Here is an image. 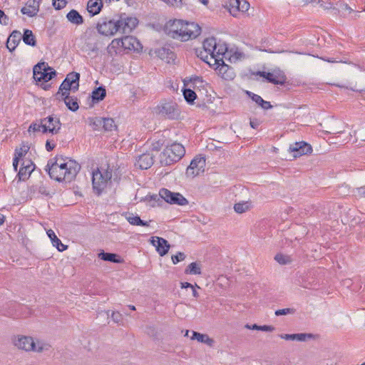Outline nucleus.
<instances>
[{
    "instance_id": "nucleus-55",
    "label": "nucleus",
    "mask_w": 365,
    "mask_h": 365,
    "mask_svg": "<svg viewBox=\"0 0 365 365\" xmlns=\"http://www.w3.org/2000/svg\"><path fill=\"white\" fill-rule=\"evenodd\" d=\"M56 145L54 143H51L49 140L46 141V148L48 151H51L54 148Z\"/></svg>"
},
{
    "instance_id": "nucleus-16",
    "label": "nucleus",
    "mask_w": 365,
    "mask_h": 365,
    "mask_svg": "<svg viewBox=\"0 0 365 365\" xmlns=\"http://www.w3.org/2000/svg\"><path fill=\"white\" fill-rule=\"evenodd\" d=\"M98 31L105 36H112L114 34V21L107 18L102 19L97 25Z\"/></svg>"
},
{
    "instance_id": "nucleus-41",
    "label": "nucleus",
    "mask_w": 365,
    "mask_h": 365,
    "mask_svg": "<svg viewBox=\"0 0 365 365\" xmlns=\"http://www.w3.org/2000/svg\"><path fill=\"white\" fill-rule=\"evenodd\" d=\"M90 120V125L93 126L94 130L98 129L103 123V118L96 117V118H92L89 119Z\"/></svg>"
},
{
    "instance_id": "nucleus-35",
    "label": "nucleus",
    "mask_w": 365,
    "mask_h": 365,
    "mask_svg": "<svg viewBox=\"0 0 365 365\" xmlns=\"http://www.w3.org/2000/svg\"><path fill=\"white\" fill-rule=\"evenodd\" d=\"M157 53L160 58L165 59L168 62H169L170 59H173L175 56L173 52L165 48H160Z\"/></svg>"
},
{
    "instance_id": "nucleus-38",
    "label": "nucleus",
    "mask_w": 365,
    "mask_h": 365,
    "mask_svg": "<svg viewBox=\"0 0 365 365\" xmlns=\"http://www.w3.org/2000/svg\"><path fill=\"white\" fill-rule=\"evenodd\" d=\"M183 96L185 101L189 103H193V101L197 97V95L195 93V91L189 88H185L183 90Z\"/></svg>"
},
{
    "instance_id": "nucleus-10",
    "label": "nucleus",
    "mask_w": 365,
    "mask_h": 365,
    "mask_svg": "<svg viewBox=\"0 0 365 365\" xmlns=\"http://www.w3.org/2000/svg\"><path fill=\"white\" fill-rule=\"evenodd\" d=\"M159 196L170 204L185 205L188 203V201L181 194L173 192L165 188L160 190Z\"/></svg>"
},
{
    "instance_id": "nucleus-6",
    "label": "nucleus",
    "mask_w": 365,
    "mask_h": 365,
    "mask_svg": "<svg viewBox=\"0 0 365 365\" xmlns=\"http://www.w3.org/2000/svg\"><path fill=\"white\" fill-rule=\"evenodd\" d=\"M157 113L165 118L174 120L180 116V111L174 101H162L156 108Z\"/></svg>"
},
{
    "instance_id": "nucleus-43",
    "label": "nucleus",
    "mask_w": 365,
    "mask_h": 365,
    "mask_svg": "<svg viewBox=\"0 0 365 365\" xmlns=\"http://www.w3.org/2000/svg\"><path fill=\"white\" fill-rule=\"evenodd\" d=\"M275 260L280 264H287L290 262L289 257L282 254H277L274 257Z\"/></svg>"
},
{
    "instance_id": "nucleus-29",
    "label": "nucleus",
    "mask_w": 365,
    "mask_h": 365,
    "mask_svg": "<svg viewBox=\"0 0 365 365\" xmlns=\"http://www.w3.org/2000/svg\"><path fill=\"white\" fill-rule=\"evenodd\" d=\"M126 219L129 222L130 224L133 225H140V226H149V222L142 220L139 216L134 215L133 214H128L126 215Z\"/></svg>"
},
{
    "instance_id": "nucleus-33",
    "label": "nucleus",
    "mask_w": 365,
    "mask_h": 365,
    "mask_svg": "<svg viewBox=\"0 0 365 365\" xmlns=\"http://www.w3.org/2000/svg\"><path fill=\"white\" fill-rule=\"evenodd\" d=\"M106 95V89L103 87H98L92 92V98L93 101L98 102L102 101Z\"/></svg>"
},
{
    "instance_id": "nucleus-47",
    "label": "nucleus",
    "mask_w": 365,
    "mask_h": 365,
    "mask_svg": "<svg viewBox=\"0 0 365 365\" xmlns=\"http://www.w3.org/2000/svg\"><path fill=\"white\" fill-rule=\"evenodd\" d=\"M185 258V255L183 252H178L176 255L172 256V261L173 264H177Z\"/></svg>"
},
{
    "instance_id": "nucleus-40",
    "label": "nucleus",
    "mask_w": 365,
    "mask_h": 365,
    "mask_svg": "<svg viewBox=\"0 0 365 365\" xmlns=\"http://www.w3.org/2000/svg\"><path fill=\"white\" fill-rule=\"evenodd\" d=\"M43 130V123H42V119L39 121H36L32 123L29 128L28 131L29 132H42Z\"/></svg>"
},
{
    "instance_id": "nucleus-56",
    "label": "nucleus",
    "mask_w": 365,
    "mask_h": 365,
    "mask_svg": "<svg viewBox=\"0 0 365 365\" xmlns=\"http://www.w3.org/2000/svg\"><path fill=\"white\" fill-rule=\"evenodd\" d=\"M0 23L4 25H7L9 23V17L4 14V16H2L1 19H0Z\"/></svg>"
},
{
    "instance_id": "nucleus-11",
    "label": "nucleus",
    "mask_w": 365,
    "mask_h": 365,
    "mask_svg": "<svg viewBox=\"0 0 365 365\" xmlns=\"http://www.w3.org/2000/svg\"><path fill=\"white\" fill-rule=\"evenodd\" d=\"M43 133H49L56 135L59 133L61 128V123L58 118L50 115L42 119Z\"/></svg>"
},
{
    "instance_id": "nucleus-57",
    "label": "nucleus",
    "mask_w": 365,
    "mask_h": 365,
    "mask_svg": "<svg viewBox=\"0 0 365 365\" xmlns=\"http://www.w3.org/2000/svg\"><path fill=\"white\" fill-rule=\"evenodd\" d=\"M194 286L189 282H181V288H192Z\"/></svg>"
},
{
    "instance_id": "nucleus-14",
    "label": "nucleus",
    "mask_w": 365,
    "mask_h": 365,
    "mask_svg": "<svg viewBox=\"0 0 365 365\" xmlns=\"http://www.w3.org/2000/svg\"><path fill=\"white\" fill-rule=\"evenodd\" d=\"M214 64L217 65L215 68L218 71L219 75L225 80H232L235 77L233 69L225 64L222 58H215Z\"/></svg>"
},
{
    "instance_id": "nucleus-27",
    "label": "nucleus",
    "mask_w": 365,
    "mask_h": 365,
    "mask_svg": "<svg viewBox=\"0 0 365 365\" xmlns=\"http://www.w3.org/2000/svg\"><path fill=\"white\" fill-rule=\"evenodd\" d=\"M67 108L71 111H76L79 106L78 99L76 97L66 96L62 97Z\"/></svg>"
},
{
    "instance_id": "nucleus-54",
    "label": "nucleus",
    "mask_w": 365,
    "mask_h": 365,
    "mask_svg": "<svg viewBox=\"0 0 365 365\" xmlns=\"http://www.w3.org/2000/svg\"><path fill=\"white\" fill-rule=\"evenodd\" d=\"M260 106L263 109H265V110H268L272 107L269 102L264 101V100H263V103H261Z\"/></svg>"
},
{
    "instance_id": "nucleus-61",
    "label": "nucleus",
    "mask_w": 365,
    "mask_h": 365,
    "mask_svg": "<svg viewBox=\"0 0 365 365\" xmlns=\"http://www.w3.org/2000/svg\"><path fill=\"white\" fill-rule=\"evenodd\" d=\"M342 9L347 11L349 13H351L352 11L351 8L349 7L347 4H343Z\"/></svg>"
},
{
    "instance_id": "nucleus-15",
    "label": "nucleus",
    "mask_w": 365,
    "mask_h": 365,
    "mask_svg": "<svg viewBox=\"0 0 365 365\" xmlns=\"http://www.w3.org/2000/svg\"><path fill=\"white\" fill-rule=\"evenodd\" d=\"M259 75L264 78L268 82L275 85H283L286 81V77L281 71H274L272 73L260 71Z\"/></svg>"
},
{
    "instance_id": "nucleus-37",
    "label": "nucleus",
    "mask_w": 365,
    "mask_h": 365,
    "mask_svg": "<svg viewBox=\"0 0 365 365\" xmlns=\"http://www.w3.org/2000/svg\"><path fill=\"white\" fill-rule=\"evenodd\" d=\"M251 207V203L248 201L236 203L234 210L237 213H243L249 210Z\"/></svg>"
},
{
    "instance_id": "nucleus-5",
    "label": "nucleus",
    "mask_w": 365,
    "mask_h": 365,
    "mask_svg": "<svg viewBox=\"0 0 365 365\" xmlns=\"http://www.w3.org/2000/svg\"><path fill=\"white\" fill-rule=\"evenodd\" d=\"M112 178V172L106 170L102 173L97 169L92 173V184L94 192L100 195L107 187L108 181Z\"/></svg>"
},
{
    "instance_id": "nucleus-60",
    "label": "nucleus",
    "mask_w": 365,
    "mask_h": 365,
    "mask_svg": "<svg viewBox=\"0 0 365 365\" xmlns=\"http://www.w3.org/2000/svg\"><path fill=\"white\" fill-rule=\"evenodd\" d=\"M250 126L252 128H257V126L259 125V123L257 120H250Z\"/></svg>"
},
{
    "instance_id": "nucleus-1",
    "label": "nucleus",
    "mask_w": 365,
    "mask_h": 365,
    "mask_svg": "<svg viewBox=\"0 0 365 365\" xmlns=\"http://www.w3.org/2000/svg\"><path fill=\"white\" fill-rule=\"evenodd\" d=\"M47 166L50 177L58 182H71L81 170V165L78 163L63 157H56L55 161L48 163Z\"/></svg>"
},
{
    "instance_id": "nucleus-8",
    "label": "nucleus",
    "mask_w": 365,
    "mask_h": 365,
    "mask_svg": "<svg viewBox=\"0 0 365 365\" xmlns=\"http://www.w3.org/2000/svg\"><path fill=\"white\" fill-rule=\"evenodd\" d=\"M138 21L135 17L128 16L125 14L115 21V34L118 33L129 34L138 25Z\"/></svg>"
},
{
    "instance_id": "nucleus-9",
    "label": "nucleus",
    "mask_w": 365,
    "mask_h": 365,
    "mask_svg": "<svg viewBox=\"0 0 365 365\" xmlns=\"http://www.w3.org/2000/svg\"><path fill=\"white\" fill-rule=\"evenodd\" d=\"M34 78L37 81L48 82L56 76V71L48 67L44 62L38 63L34 67Z\"/></svg>"
},
{
    "instance_id": "nucleus-52",
    "label": "nucleus",
    "mask_w": 365,
    "mask_h": 365,
    "mask_svg": "<svg viewBox=\"0 0 365 365\" xmlns=\"http://www.w3.org/2000/svg\"><path fill=\"white\" fill-rule=\"evenodd\" d=\"M21 167H23V168H27V167L34 168V165L29 160H23Z\"/></svg>"
},
{
    "instance_id": "nucleus-19",
    "label": "nucleus",
    "mask_w": 365,
    "mask_h": 365,
    "mask_svg": "<svg viewBox=\"0 0 365 365\" xmlns=\"http://www.w3.org/2000/svg\"><path fill=\"white\" fill-rule=\"evenodd\" d=\"M40 0H27L26 6L21 11L23 14L33 17L36 16L39 10Z\"/></svg>"
},
{
    "instance_id": "nucleus-28",
    "label": "nucleus",
    "mask_w": 365,
    "mask_h": 365,
    "mask_svg": "<svg viewBox=\"0 0 365 365\" xmlns=\"http://www.w3.org/2000/svg\"><path fill=\"white\" fill-rule=\"evenodd\" d=\"M73 92V85L66 79L61 84L57 95H61L62 97L66 96H70V92Z\"/></svg>"
},
{
    "instance_id": "nucleus-58",
    "label": "nucleus",
    "mask_w": 365,
    "mask_h": 365,
    "mask_svg": "<svg viewBox=\"0 0 365 365\" xmlns=\"http://www.w3.org/2000/svg\"><path fill=\"white\" fill-rule=\"evenodd\" d=\"M20 159L18 158V157H14V161H13V166H14V169L16 171L17 170V167H18V164H19V160Z\"/></svg>"
},
{
    "instance_id": "nucleus-12",
    "label": "nucleus",
    "mask_w": 365,
    "mask_h": 365,
    "mask_svg": "<svg viewBox=\"0 0 365 365\" xmlns=\"http://www.w3.org/2000/svg\"><path fill=\"white\" fill-rule=\"evenodd\" d=\"M205 159L204 158H195L186 170V175L188 177H195L204 172Z\"/></svg>"
},
{
    "instance_id": "nucleus-26",
    "label": "nucleus",
    "mask_w": 365,
    "mask_h": 365,
    "mask_svg": "<svg viewBox=\"0 0 365 365\" xmlns=\"http://www.w3.org/2000/svg\"><path fill=\"white\" fill-rule=\"evenodd\" d=\"M103 6L101 0H89L87 4V10L92 16L98 14Z\"/></svg>"
},
{
    "instance_id": "nucleus-31",
    "label": "nucleus",
    "mask_w": 365,
    "mask_h": 365,
    "mask_svg": "<svg viewBox=\"0 0 365 365\" xmlns=\"http://www.w3.org/2000/svg\"><path fill=\"white\" fill-rule=\"evenodd\" d=\"M21 38L26 44L31 46H36V38L31 30L25 29Z\"/></svg>"
},
{
    "instance_id": "nucleus-50",
    "label": "nucleus",
    "mask_w": 365,
    "mask_h": 365,
    "mask_svg": "<svg viewBox=\"0 0 365 365\" xmlns=\"http://www.w3.org/2000/svg\"><path fill=\"white\" fill-rule=\"evenodd\" d=\"M250 8V4L245 0H240V5L239 6V11L245 12Z\"/></svg>"
},
{
    "instance_id": "nucleus-62",
    "label": "nucleus",
    "mask_w": 365,
    "mask_h": 365,
    "mask_svg": "<svg viewBox=\"0 0 365 365\" xmlns=\"http://www.w3.org/2000/svg\"><path fill=\"white\" fill-rule=\"evenodd\" d=\"M191 289H192V296L195 298L198 297L199 294H198L197 292L196 291V289H195V287H193Z\"/></svg>"
},
{
    "instance_id": "nucleus-46",
    "label": "nucleus",
    "mask_w": 365,
    "mask_h": 365,
    "mask_svg": "<svg viewBox=\"0 0 365 365\" xmlns=\"http://www.w3.org/2000/svg\"><path fill=\"white\" fill-rule=\"evenodd\" d=\"M66 4L67 0H53V6L57 10L64 8Z\"/></svg>"
},
{
    "instance_id": "nucleus-13",
    "label": "nucleus",
    "mask_w": 365,
    "mask_h": 365,
    "mask_svg": "<svg viewBox=\"0 0 365 365\" xmlns=\"http://www.w3.org/2000/svg\"><path fill=\"white\" fill-rule=\"evenodd\" d=\"M289 151L293 154L294 158H298L312 152V146L305 142H296L291 144Z\"/></svg>"
},
{
    "instance_id": "nucleus-49",
    "label": "nucleus",
    "mask_w": 365,
    "mask_h": 365,
    "mask_svg": "<svg viewBox=\"0 0 365 365\" xmlns=\"http://www.w3.org/2000/svg\"><path fill=\"white\" fill-rule=\"evenodd\" d=\"M294 309L290 308H286V309H278L275 311V315L276 316H281V315H287L289 314H293Z\"/></svg>"
},
{
    "instance_id": "nucleus-36",
    "label": "nucleus",
    "mask_w": 365,
    "mask_h": 365,
    "mask_svg": "<svg viewBox=\"0 0 365 365\" xmlns=\"http://www.w3.org/2000/svg\"><path fill=\"white\" fill-rule=\"evenodd\" d=\"M227 48L225 44L216 43V49L213 53V57L210 59L215 61V58H221L220 56H223L227 51Z\"/></svg>"
},
{
    "instance_id": "nucleus-3",
    "label": "nucleus",
    "mask_w": 365,
    "mask_h": 365,
    "mask_svg": "<svg viewBox=\"0 0 365 365\" xmlns=\"http://www.w3.org/2000/svg\"><path fill=\"white\" fill-rule=\"evenodd\" d=\"M11 343L17 349L25 352L42 353L50 349L49 344L43 341L23 334L14 335Z\"/></svg>"
},
{
    "instance_id": "nucleus-2",
    "label": "nucleus",
    "mask_w": 365,
    "mask_h": 365,
    "mask_svg": "<svg viewBox=\"0 0 365 365\" xmlns=\"http://www.w3.org/2000/svg\"><path fill=\"white\" fill-rule=\"evenodd\" d=\"M165 31L170 37L186 41L197 37L201 33V28L194 22L174 19L166 23Z\"/></svg>"
},
{
    "instance_id": "nucleus-30",
    "label": "nucleus",
    "mask_w": 365,
    "mask_h": 365,
    "mask_svg": "<svg viewBox=\"0 0 365 365\" xmlns=\"http://www.w3.org/2000/svg\"><path fill=\"white\" fill-rule=\"evenodd\" d=\"M79 78L80 74L75 72L68 73L66 78H65L66 81H69L73 85V92H76L78 89Z\"/></svg>"
},
{
    "instance_id": "nucleus-48",
    "label": "nucleus",
    "mask_w": 365,
    "mask_h": 365,
    "mask_svg": "<svg viewBox=\"0 0 365 365\" xmlns=\"http://www.w3.org/2000/svg\"><path fill=\"white\" fill-rule=\"evenodd\" d=\"M247 95L251 97L252 100L255 101L257 104L259 106L261 105L262 103H263V99L261 96L259 95L255 94L250 91L247 92Z\"/></svg>"
},
{
    "instance_id": "nucleus-53",
    "label": "nucleus",
    "mask_w": 365,
    "mask_h": 365,
    "mask_svg": "<svg viewBox=\"0 0 365 365\" xmlns=\"http://www.w3.org/2000/svg\"><path fill=\"white\" fill-rule=\"evenodd\" d=\"M245 327L247 329H252V330H259L260 331V326L259 325H257V324H253V325H250L248 324H247Z\"/></svg>"
},
{
    "instance_id": "nucleus-34",
    "label": "nucleus",
    "mask_w": 365,
    "mask_h": 365,
    "mask_svg": "<svg viewBox=\"0 0 365 365\" xmlns=\"http://www.w3.org/2000/svg\"><path fill=\"white\" fill-rule=\"evenodd\" d=\"M34 168L31 167H27V168H23L21 167L18 173V178L19 180L24 181L27 180L31 173L34 171Z\"/></svg>"
},
{
    "instance_id": "nucleus-44",
    "label": "nucleus",
    "mask_w": 365,
    "mask_h": 365,
    "mask_svg": "<svg viewBox=\"0 0 365 365\" xmlns=\"http://www.w3.org/2000/svg\"><path fill=\"white\" fill-rule=\"evenodd\" d=\"M29 149V148L27 145H23L20 148L16 149L15 157H18V158L21 159L22 157L27 153Z\"/></svg>"
},
{
    "instance_id": "nucleus-32",
    "label": "nucleus",
    "mask_w": 365,
    "mask_h": 365,
    "mask_svg": "<svg viewBox=\"0 0 365 365\" xmlns=\"http://www.w3.org/2000/svg\"><path fill=\"white\" fill-rule=\"evenodd\" d=\"M185 274H201V265L197 262L190 263L185 270Z\"/></svg>"
},
{
    "instance_id": "nucleus-24",
    "label": "nucleus",
    "mask_w": 365,
    "mask_h": 365,
    "mask_svg": "<svg viewBox=\"0 0 365 365\" xmlns=\"http://www.w3.org/2000/svg\"><path fill=\"white\" fill-rule=\"evenodd\" d=\"M66 19L70 23L76 26L81 25L83 23V16L75 9L71 10L67 14Z\"/></svg>"
},
{
    "instance_id": "nucleus-4",
    "label": "nucleus",
    "mask_w": 365,
    "mask_h": 365,
    "mask_svg": "<svg viewBox=\"0 0 365 365\" xmlns=\"http://www.w3.org/2000/svg\"><path fill=\"white\" fill-rule=\"evenodd\" d=\"M185 153L184 146L178 143L167 146L160 154V163L169 165L179 161Z\"/></svg>"
},
{
    "instance_id": "nucleus-17",
    "label": "nucleus",
    "mask_w": 365,
    "mask_h": 365,
    "mask_svg": "<svg viewBox=\"0 0 365 365\" xmlns=\"http://www.w3.org/2000/svg\"><path fill=\"white\" fill-rule=\"evenodd\" d=\"M151 244L156 247V250L160 256L165 255L170 248L168 242L160 237H153Z\"/></svg>"
},
{
    "instance_id": "nucleus-25",
    "label": "nucleus",
    "mask_w": 365,
    "mask_h": 365,
    "mask_svg": "<svg viewBox=\"0 0 365 365\" xmlns=\"http://www.w3.org/2000/svg\"><path fill=\"white\" fill-rule=\"evenodd\" d=\"M217 39L214 37L207 38L203 41L205 51L210 54V58L213 57V53L216 49Z\"/></svg>"
},
{
    "instance_id": "nucleus-42",
    "label": "nucleus",
    "mask_w": 365,
    "mask_h": 365,
    "mask_svg": "<svg viewBox=\"0 0 365 365\" xmlns=\"http://www.w3.org/2000/svg\"><path fill=\"white\" fill-rule=\"evenodd\" d=\"M103 123L101 126H103V129L106 131H111L113 127L114 120L113 118H103Z\"/></svg>"
},
{
    "instance_id": "nucleus-64",
    "label": "nucleus",
    "mask_w": 365,
    "mask_h": 365,
    "mask_svg": "<svg viewBox=\"0 0 365 365\" xmlns=\"http://www.w3.org/2000/svg\"><path fill=\"white\" fill-rule=\"evenodd\" d=\"M5 221V217L3 215H0V225H2Z\"/></svg>"
},
{
    "instance_id": "nucleus-59",
    "label": "nucleus",
    "mask_w": 365,
    "mask_h": 365,
    "mask_svg": "<svg viewBox=\"0 0 365 365\" xmlns=\"http://www.w3.org/2000/svg\"><path fill=\"white\" fill-rule=\"evenodd\" d=\"M113 42H114V40H113L111 41V43L108 45V46L107 48L108 52L109 53H112L114 51V46L113 45Z\"/></svg>"
},
{
    "instance_id": "nucleus-23",
    "label": "nucleus",
    "mask_w": 365,
    "mask_h": 365,
    "mask_svg": "<svg viewBox=\"0 0 365 365\" xmlns=\"http://www.w3.org/2000/svg\"><path fill=\"white\" fill-rule=\"evenodd\" d=\"M191 339L197 340L198 342L205 344L210 347L214 344V340L210 338L207 334H201L195 331H192Z\"/></svg>"
},
{
    "instance_id": "nucleus-21",
    "label": "nucleus",
    "mask_w": 365,
    "mask_h": 365,
    "mask_svg": "<svg viewBox=\"0 0 365 365\" xmlns=\"http://www.w3.org/2000/svg\"><path fill=\"white\" fill-rule=\"evenodd\" d=\"M46 234H47L48 237H49V239L51 240L53 246L56 247V249L59 252H63V251L67 250L68 246L63 245L61 242V241L56 235L53 230H52L51 229H49L46 231Z\"/></svg>"
},
{
    "instance_id": "nucleus-51",
    "label": "nucleus",
    "mask_w": 365,
    "mask_h": 365,
    "mask_svg": "<svg viewBox=\"0 0 365 365\" xmlns=\"http://www.w3.org/2000/svg\"><path fill=\"white\" fill-rule=\"evenodd\" d=\"M275 328L271 325H262L260 326V331H273Z\"/></svg>"
},
{
    "instance_id": "nucleus-7",
    "label": "nucleus",
    "mask_w": 365,
    "mask_h": 365,
    "mask_svg": "<svg viewBox=\"0 0 365 365\" xmlns=\"http://www.w3.org/2000/svg\"><path fill=\"white\" fill-rule=\"evenodd\" d=\"M117 48L128 52L134 51L139 52L143 49V46L140 41L132 36H125L121 38H115Z\"/></svg>"
},
{
    "instance_id": "nucleus-45",
    "label": "nucleus",
    "mask_w": 365,
    "mask_h": 365,
    "mask_svg": "<svg viewBox=\"0 0 365 365\" xmlns=\"http://www.w3.org/2000/svg\"><path fill=\"white\" fill-rule=\"evenodd\" d=\"M98 257L106 261L114 262V254L113 253H105L103 252L98 254Z\"/></svg>"
},
{
    "instance_id": "nucleus-22",
    "label": "nucleus",
    "mask_w": 365,
    "mask_h": 365,
    "mask_svg": "<svg viewBox=\"0 0 365 365\" xmlns=\"http://www.w3.org/2000/svg\"><path fill=\"white\" fill-rule=\"evenodd\" d=\"M279 337L286 340H297L299 341H306L307 339H312L313 337L312 334H280Z\"/></svg>"
},
{
    "instance_id": "nucleus-63",
    "label": "nucleus",
    "mask_w": 365,
    "mask_h": 365,
    "mask_svg": "<svg viewBox=\"0 0 365 365\" xmlns=\"http://www.w3.org/2000/svg\"><path fill=\"white\" fill-rule=\"evenodd\" d=\"M359 70L365 71V63L357 65Z\"/></svg>"
},
{
    "instance_id": "nucleus-18",
    "label": "nucleus",
    "mask_w": 365,
    "mask_h": 365,
    "mask_svg": "<svg viewBox=\"0 0 365 365\" xmlns=\"http://www.w3.org/2000/svg\"><path fill=\"white\" fill-rule=\"evenodd\" d=\"M154 163L153 155L150 153H143L138 156L135 163V167L142 170H146L152 166Z\"/></svg>"
},
{
    "instance_id": "nucleus-20",
    "label": "nucleus",
    "mask_w": 365,
    "mask_h": 365,
    "mask_svg": "<svg viewBox=\"0 0 365 365\" xmlns=\"http://www.w3.org/2000/svg\"><path fill=\"white\" fill-rule=\"evenodd\" d=\"M22 34L19 31H14L9 36L6 41V47L10 51H14L22 39Z\"/></svg>"
},
{
    "instance_id": "nucleus-39",
    "label": "nucleus",
    "mask_w": 365,
    "mask_h": 365,
    "mask_svg": "<svg viewBox=\"0 0 365 365\" xmlns=\"http://www.w3.org/2000/svg\"><path fill=\"white\" fill-rule=\"evenodd\" d=\"M240 5V0H230L229 6H230V13L235 16H237V12L239 11V6Z\"/></svg>"
}]
</instances>
